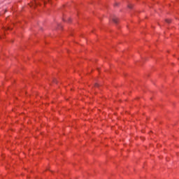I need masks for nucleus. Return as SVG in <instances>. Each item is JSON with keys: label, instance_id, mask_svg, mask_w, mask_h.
<instances>
[{"label": "nucleus", "instance_id": "1", "mask_svg": "<svg viewBox=\"0 0 179 179\" xmlns=\"http://www.w3.org/2000/svg\"><path fill=\"white\" fill-rule=\"evenodd\" d=\"M40 1H41L42 2H44V3H45V1L47 0H34V1H32L29 6H31V8H36V6H37V5H40ZM48 1H50V0H48Z\"/></svg>", "mask_w": 179, "mask_h": 179}, {"label": "nucleus", "instance_id": "2", "mask_svg": "<svg viewBox=\"0 0 179 179\" xmlns=\"http://www.w3.org/2000/svg\"><path fill=\"white\" fill-rule=\"evenodd\" d=\"M110 22H113V23H120V22H121V20L117 16L111 15L110 17Z\"/></svg>", "mask_w": 179, "mask_h": 179}, {"label": "nucleus", "instance_id": "3", "mask_svg": "<svg viewBox=\"0 0 179 179\" xmlns=\"http://www.w3.org/2000/svg\"><path fill=\"white\" fill-rule=\"evenodd\" d=\"M166 23H171V22H173V21L170 19H166Z\"/></svg>", "mask_w": 179, "mask_h": 179}, {"label": "nucleus", "instance_id": "4", "mask_svg": "<svg viewBox=\"0 0 179 179\" xmlns=\"http://www.w3.org/2000/svg\"><path fill=\"white\" fill-rule=\"evenodd\" d=\"M66 22H72V19L69 18V19H68V20H67V21H66Z\"/></svg>", "mask_w": 179, "mask_h": 179}, {"label": "nucleus", "instance_id": "5", "mask_svg": "<svg viewBox=\"0 0 179 179\" xmlns=\"http://www.w3.org/2000/svg\"><path fill=\"white\" fill-rule=\"evenodd\" d=\"M128 8H129L130 9H131L132 5L129 4V5L128 6Z\"/></svg>", "mask_w": 179, "mask_h": 179}, {"label": "nucleus", "instance_id": "6", "mask_svg": "<svg viewBox=\"0 0 179 179\" xmlns=\"http://www.w3.org/2000/svg\"><path fill=\"white\" fill-rule=\"evenodd\" d=\"M0 38H2V36H0Z\"/></svg>", "mask_w": 179, "mask_h": 179}, {"label": "nucleus", "instance_id": "7", "mask_svg": "<svg viewBox=\"0 0 179 179\" xmlns=\"http://www.w3.org/2000/svg\"><path fill=\"white\" fill-rule=\"evenodd\" d=\"M115 5H118V3H115Z\"/></svg>", "mask_w": 179, "mask_h": 179}]
</instances>
